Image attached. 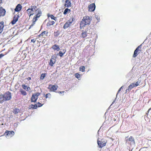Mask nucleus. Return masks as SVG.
Listing matches in <instances>:
<instances>
[{"instance_id":"1","label":"nucleus","mask_w":151,"mask_h":151,"mask_svg":"<svg viewBox=\"0 0 151 151\" xmlns=\"http://www.w3.org/2000/svg\"><path fill=\"white\" fill-rule=\"evenodd\" d=\"M92 20L91 17L88 16L84 17L82 20L80 22V27H83L85 25L89 24Z\"/></svg>"},{"instance_id":"2","label":"nucleus","mask_w":151,"mask_h":151,"mask_svg":"<svg viewBox=\"0 0 151 151\" xmlns=\"http://www.w3.org/2000/svg\"><path fill=\"white\" fill-rule=\"evenodd\" d=\"M125 140V143L127 146H134L135 144L134 139L132 137L130 136L129 137H126Z\"/></svg>"},{"instance_id":"3","label":"nucleus","mask_w":151,"mask_h":151,"mask_svg":"<svg viewBox=\"0 0 151 151\" xmlns=\"http://www.w3.org/2000/svg\"><path fill=\"white\" fill-rule=\"evenodd\" d=\"M74 18L70 17L69 19L66 22L63 26V28L64 29H65L69 27L72 24V22L74 20Z\"/></svg>"},{"instance_id":"4","label":"nucleus","mask_w":151,"mask_h":151,"mask_svg":"<svg viewBox=\"0 0 151 151\" xmlns=\"http://www.w3.org/2000/svg\"><path fill=\"white\" fill-rule=\"evenodd\" d=\"M3 95L6 101L9 100L11 99V93L9 91L6 92Z\"/></svg>"},{"instance_id":"5","label":"nucleus","mask_w":151,"mask_h":151,"mask_svg":"<svg viewBox=\"0 0 151 151\" xmlns=\"http://www.w3.org/2000/svg\"><path fill=\"white\" fill-rule=\"evenodd\" d=\"M141 46L142 45H141L136 49L133 55V58H135L137 57L138 55L140 53L141 51Z\"/></svg>"},{"instance_id":"6","label":"nucleus","mask_w":151,"mask_h":151,"mask_svg":"<svg viewBox=\"0 0 151 151\" xmlns=\"http://www.w3.org/2000/svg\"><path fill=\"white\" fill-rule=\"evenodd\" d=\"M4 134L7 138H9L13 136L14 135V132L13 131H6Z\"/></svg>"},{"instance_id":"7","label":"nucleus","mask_w":151,"mask_h":151,"mask_svg":"<svg viewBox=\"0 0 151 151\" xmlns=\"http://www.w3.org/2000/svg\"><path fill=\"white\" fill-rule=\"evenodd\" d=\"M97 143L99 147L100 148H102L106 145V142L105 141H103L102 140H100L99 138L98 139Z\"/></svg>"},{"instance_id":"8","label":"nucleus","mask_w":151,"mask_h":151,"mask_svg":"<svg viewBox=\"0 0 151 151\" xmlns=\"http://www.w3.org/2000/svg\"><path fill=\"white\" fill-rule=\"evenodd\" d=\"M58 86L56 85H49L48 88L51 91H55L57 89Z\"/></svg>"},{"instance_id":"9","label":"nucleus","mask_w":151,"mask_h":151,"mask_svg":"<svg viewBox=\"0 0 151 151\" xmlns=\"http://www.w3.org/2000/svg\"><path fill=\"white\" fill-rule=\"evenodd\" d=\"M89 7V11L91 12H93L94 11L96 6L95 4L92 3L91 4L88 6Z\"/></svg>"},{"instance_id":"10","label":"nucleus","mask_w":151,"mask_h":151,"mask_svg":"<svg viewBox=\"0 0 151 151\" xmlns=\"http://www.w3.org/2000/svg\"><path fill=\"white\" fill-rule=\"evenodd\" d=\"M37 98L33 93L32 94L31 98V102H36L37 99Z\"/></svg>"},{"instance_id":"11","label":"nucleus","mask_w":151,"mask_h":151,"mask_svg":"<svg viewBox=\"0 0 151 151\" xmlns=\"http://www.w3.org/2000/svg\"><path fill=\"white\" fill-rule=\"evenodd\" d=\"M22 8V6L19 4H18L16 7L14 9L15 11L19 12L20 11Z\"/></svg>"},{"instance_id":"12","label":"nucleus","mask_w":151,"mask_h":151,"mask_svg":"<svg viewBox=\"0 0 151 151\" xmlns=\"http://www.w3.org/2000/svg\"><path fill=\"white\" fill-rule=\"evenodd\" d=\"M64 6L68 8L71 7V5L70 1L69 0H66L65 1V4L64 5Z\"/></svg>"},{"instance_id":"13","label":"nucleus","mask_w":151,"mask_h":151,"mask_svg":"<svg viewBox=\"0 0 151 151\" xmlns=\"http://www.w3.org/2000/svg\"><path fill=\"white\" fill-rule=\"evenodd\" d=\"M6 13V11L4 9L1 7L0 8V16H4Z\"/></svg>"},{"instance_id":"14","label":"nucleus","mask_w":151,"mask_h":151,"mask_svg":"<svg viewBox=\"0 0 151 151\" xmlns=\"http://www.w3.org/2000/svg\"><path fill=\"white\" fill-rule=\"evenodd\" d=\"M19 16H15L14 17L13 20L11 22V23L12 24H14L16 22L18 21Z\"/></svg>"},{"instance_id":"15","label":"nucleus","mask_w":151,"mask_h":151,"mask_svg":"<svg viewBox=\"0 0 151 151\" xmlns=\"http://www.w3.org/2000/svg\"><path fill=\"white\" fill-rule=\"evenodd\" d=\"M22 87L24 89L27 91H28L31 90V89L29 87H28L27 86L25 85L24 84H22Z\"/></svg>"},{"instance_id":"16","label":"nucleus","mask_w":151,"mask_h":151,"mask_svg":"<svg viewBox=\"0 0 151 151\" xmlns=\"http://www.w3.org/2000/svg\"><path fill=\"white\" fill-rule=\"evenodd\" d=\"M87 34H90L92 33V29L90 27H88L85 31Z\"/></svg>"},{"instance_id":"17","label":"nucleus","mask_w":151,"mask_h":151,"mask_svg":"<svg viewBox=\"0 0 151 151\" xmlns=\"http://www.w3.org/2000/svg\"><path fill=\"white\" fill-rule=\"evenodd\" d=\"M133 76V74L132 72H129L127 74L126 76L127 78H128L129 80H130Z\"/></svg>"},{"instance_id":"18","label":"nucleus","mask_w":151,"mask_h":151,"mask_svg":"<svg viewBox=\"0 0 151 151\" xmlns=\"http://www.w3.org/2000/svg\"><path fill=\"white\" fill-rule=\"evenodd\" d=\"M52 49L55 50H56L57 51H58L60 50V48L58 45H53L52 47Z\"/></svg>"},{"instance_id":"19","label":"nucleus","mask_w":151,"mask_h":151,"mask_svg":"<svg viewBox=\"0 0 151 151\" xmlns=\"http://www.w3.org/2000/svg\"><path fill=\"white\" fill-rule=\"evenodd\" d=\"M27 12L29 17L33 15L34 14V13L32 12L30 8L28 9L27 10Z\"/></svg>"},{"instance_id":"20","label":"nucleus","mask_w":151,"mask_h":151,"mask_svg":"<svg viewBox=\"0 0 151 151\" xmlns=\"http://www.w3.org/2000/svg\"><path fill=\"white\" fill-rule=\"evenodd\" d=\"M56 60H52L50 59V62L49 63V64L51 66H53L54 64L55 63Z\"/></svg>"},{"instance_id":"21","label":"nucleus","mask_w":151,"mask_h":151,"mask_svg":"<svg viewBox=\"0 0 151 151\" xmlns=\"http://www.w3.org/2000/svg\"><path fill=\"white\" fill-rule=\"evenodd\" d=\"M47 32H46V31H44L42 32L41 34L39 35V36L40 37H45V36H47Z\"/></svg>"},{"instance_id":"22","label":"nucleus","mask_w":151,"mask_h":151,"mask_svg":"<svg viewBox=\"0 0 151 151\" xmlns=\"http://www.w3.org/2000/svg\"><path fill=\"white\" fill-rule=\"evenodd\" d=\"M6 101L3 95H0V103H2Z\"/></svg>"},{"instance_id":"23","label":"nucleus","mask_w":151,"mask_h":151,"mask_svg":"<svg viewBox=\"0 0 151 151\" xmlns=\"http://www.w3.org/2000/svg\"><path fill=\"white\" fill-rule=\"evenodd\" d=\"M55 23V22L53 21H49L47 24V26L49 27L51 25H53Z\"/></svg>"},{"instance_id":"24","label":"nucleus","mask_w":151,"mask_h":151,"mask_svg":"<svg viewBox=\"0 0 151 151\" xmlns=\"http://www.w3.org/2000/svg\"><path fill=\"white\" fill-rule=\"evenodd\" d=\"M20 92H21V94L23 96H26L27 94V93L26 91H24L22 89H20Z\"/></svg>"},{"instance_id":"25","label":"nucleus","mask_w":151,"mask_h":151,"mask_svg":"<svg viewBox=\"0 0 151 151\" xmlns=\"http://www.w3.org/2000/svg\"><path fill=\"white\" fill-rule=\"evenodd\" d=\"M20 112V110L16 108L14 109L13 111V113L15 114H17L19 112Z\"/></svg>"},{"instance_id":"26","label":"nucleus","mask_w":151,"mask_h":151,"mask_svg":"<svg viewBox=\"0 0 151 151\" xmlns=\"http://www.w3.org/2000/svg\"><path fill=\"white\" fill-rule=\"evenodd\" d=\"M37 12H38V13L36 15V16L35 17L36 18L39 17L41 16V14L42 13L41 12L40 9H39L38 10Z\"/></svg>"},{"instance_id":"27","label":"nucleus","mask_w":151,"mask_h":151,"mask_svg":"<svg viewBox=\"0 0 151 151\" xmlns=\"http://www.w3.org/2000/svg\"><path fill=\"white\" fill-rule=\"evenodd\" d=\"M81 35L82 37L83 38H84L87 36V34L85 31H83Z\"/></svg>"},{"instance_id":"28","label":"nucleus","mask_w":151,"mask_h":151,"mask_svg":"<svg viewBox=\"0 0 151 151\" xmlns=\"http://www.w3.org/2000/svg\"><path fill=\"white\" fill-rule=\"evenodd\" d=\"M70 10L68 8H66L65 9L63 12V14L65 15H66L67 14V13L68 12L69 13L70 12Z\"/></svg>"},{"instance_id":"29","label":"nucleus","mask_w":151,"mask_h":151,"mask_svg":"<svg viewBox=\"0 0 151 151\" xmlns=\"http://www.w3.org/2000/svg\"><path fill=\"white\" fill-rule=\"evenodd\" d=\"M85 68L84 66H81L79 68V70L82 72H84L85 71Z\"/></svg>"},{"instance_id":"30","label":"nucleus","mask_w":151,"mask_h":151,"mask_svg":"<svg viewBox=\"0 0 151 151\" xmlns=\"http://www.w3.org/2000/svg\"><path fill=\"white\" fill-rule=\"evenodd\" d=\"M75 77L78 80H80L81 79V75L79 73H76L75 74Z\"/></svg>"},{"instance_id":"31","label":"nucleus","mask_w":151,"mask_h":151,"mask_svg":"<svg viewBox=\"0 0 151 151\" xmlns=\"http://www.w3.org/2000/svg\"><path fill=\"white\" fill-rule=\"evenodd\" d=\"M94 17L96 19H97V20L98 21L97 23L98 22H99L100 20V17H99V15L98 14H95L94 15Z\"/></svg>"},{"instance_id":"32","label":"nucleus","mask_w":151,"mask_h":151,"mask_svg":"<svg viewBox=\"0 0 151 151\" xmlns=\"http://www.w3.org/2000/svg\"><path fill=\"white\" fill-rule=\"evenodd\" d=\"M133 87L132 85L131 84L128 87V89H127L126 90V92H127L128 91H129V90H131L133 88Z\"/></svg>"},{"instance_id":"33","label":"nucleus","mask_w":151,"mask_h":151,"mask_svg":"<svg viewBox=\"0 0 151 151\" xmlns=\"http://www.w3.org/2000/svg\"><path fill=\"white\" fill-rule=\"evenodd\" d=\"M48 17H50L52 19H53L55 20H56V18L53 15H48Z\"/></svg>"},{"instance_id":"34","label":"nucleus","mask_w":151,"mask_h":151,"mask_svg":"<svg viewBox=\"0 0 151 151\" xmlns=\"http://www.w3.org/2000/svg\"><path fill=\"white\" fill-rule=\"evenodd\" d=\"M51 97V95L50 93H48L47 94L45 95V97L46 98H50Z\"/></svg>"},{"instance_id":"35","label":"nucleus","mask_w":151,"mask_h":151,"mask_svg":"<svg viewBox=\"0 0 151 151\" xmlns=\"http://www.w3.org/2000/svg\"><path fill=\"white\" fill-rule=\"evenodd\" d=\"M46 74L45 73H42L40 76V79L43 80Z\"/></svg>"},{"instance_id":"36","label":"nucleus","mask_w":151,"mask_h":151,"mask_svg":"<svg viewBox=\"0 0 151 151\" xmlns=\"http://www.w3.org/2000/svg\"><path fill=\"white\" fill-rule=\"evenodd\" d=\"M31 107L34 109H36L37 108V104H35V105L32 104L31 105Z\"/></svg>"},{"instance_id":"37","label":"nucleus","mask_w":151,"mask_h":151,"mask_svg":"<svg viewBox=\"0 0 151 151\" xmlns=\"http://www.w3.org/2000/svg\"><path fill=\"white\" fill-rule=\"evenodd\" d=\"M134 83H135L136 85L137 86L140 84V81L139 80H138L136 82H134Z\"/></svg>"},{"instance_id":"38","label":"nucleus","mask_w":151,"mask_h":151,"mask_svg":"<svg viewBox=\"0 0 151 151\" xmlns=\"http://www.w3.org/2000/svg\"><path fill=\"white\" fill-rule=\"evenodd\" d=\"M31 8H33V9H34V10H35V11H37V10H38L39 9H37V6H32L31 7Z\"/></svg>"},{"instance_id":"39","label":"nucleus","mask_w":151,"mask_h":151,"mask_svg":"<svg viewBox=\"0 0 151 151\" xmlns=\"http://www.w3.org/2000/svg\"><path fill=\"white\" fill-rule=\"evenodd\" d=\"M65 51L63 53L61 51H60L59 52V55L61 57H62L63 55L65 54Z\"/></svg>"},{"instance_id":"40","label":"nucleus","mask_w":151,"mask_h":151,"mask_svg":"<svg viewBox=\"0 0 151 151\" xmlns=\"http://www.w3.org/2000/svg\"><path fill=\"white\" fill-rule=\"evenodd\" d=\"M43 105V104H41L39 102H38L37 103V105L38 107H40L42 106Z\"/></svg>"},{"instance_id":"41","label":"nucleus","mask_w":151,"mask_h":151,"mask_svg":"<svg viewBox=\"0 0 151 151\" xmlns=\"http://www.w3.org/2000/svg\"><path fill=\"white\" fill-rule=\"evenodd\" d=\"M123 88V86H122L118 90V92L116 94V97H117V95L118 94V93H119V92L121 90V89Z\"/></svg>"},{"instance_id":"42","label":"nucleus","mask_w":151,"mask_h":151,"mask_svg":"<svg viewBox=\"0 0 151 151\" xmlns=\"http://www.w3.org/2000/svg\"><path fill=\"white\" fill-rule=\"evenodd\" d=\"M56 57L55 56V55H53L52 56L51 58V59H52V60H56Z\"/></svg>"},{"instance_id":"43","label":"nucleus","mask_w":151,"mask_h":151,"mask_svg":"<svg viewBox=\"0 0 151 151\" xmlns=\"http://www.w3.org/2000/svg\"><path fill=\"white\" fill-rule=\"evenodd\" d=\"M35 95H36V96L38 98V97L40 95V93L38 92L36 93H33Z\"/></svg>"},{"instance_id":"44","label":"nucleus","mask_w":151,"mask_h":151,"mask_svg":"<svg viewBox=\"0 0 151 151\" xmlns=\"http://www.w3.org/2000/svg\"><path fill=\"white\" fill-rule=\"evenodd\" d=\"M18 123H14V127L16 128L18 126Z\"/></svg>"},{"instance_id":"45","label":"nucleus","mask_w":151,"mask_h":151,"mask_svg":"<svg viewBox=\"0 0 151 151\" xmlns=\"http://www.w3.org/2000/svg\"><path fill=\"white\" fill-rule=\"evenodd\" d=\"M131 84L132 85L133 87H135L137 86H136V85L134 83V82L132 83H131Z\"/></svg>"},{"instance_id":"46","label":"nucleus","mask_w":151,"mask_h":151,"mask_svg":"<svg viewBox=\"0 0 151 151\" xmlns=\"http://www.w3.org/2000/svg\"><path fill=\"white\" fill-rule=\"evenodd\" d=\"M4 55L3 54H0V59L1 58L3 57L4 56Z\"/></svg>"},{"instance_id":"47","label":"nucleus","mask_w":151,"mask_h":151,"mask_svg":"<svg viewBox=\"0 0 151 151\" xmlns=\"http://www.w3.org/2000/svg\"><path fill=\"white\" fill-rule=\"evenodd\" d=\"M36 40L35 39H32L31 42H35Z\"/></svg>"},{"instance_id":"48","label":"nucleus","mask_w":151,"mask_h":151,"mask_svg":"<svg viewBox=\"0 0 151 151\" xmlns=\"http://www.w3.org/2000/svg\"><path fill=\"white\" fill-rule=\"evenodd\" d=\"M27 79L28 81H29L31 79V78L30 77H28Z\"/></svg>"},{"instance_id":"49","label":"nucleus","mask_w":151,"mask_h":151,"mask_svg":"<svg viewBox=\"0 0 151 151\" xmlns=\"http://www.w3.org/2000/svg\"><path fill=\"white\" fill-rule=\"evenodd\" d=\"M59 93L63 95H64V91H60Z\"/></svg>"},{"instance_id":"50","label":"nucleus","mask_w":151,"mask_h":151,"mask_svg":"<svg viewBox=\"0 0 151 151\" xmlns=\"http://www.w3.org/2000/svg\"><path fill=\"white\" fill-rule=\"evenodd\" d=\"M30 9L32 12H34L35 11V10H34V9H33V8H30Z\"/></svg>"},{"instance_id":"51","label":"nucleus","mask_w":151,"mask_h":151,"mask_svg":"<svg viewBox=\"0 0 151 151\" xmlns=\"http://www.w3.org/2000/svg\"><path fill=\"white\" fill-rule=\"evenodd\" d=\"M151 108H150L148 110V111L149 112V111L151 110Z\"/></svg>"},{"instance_id":"52","label":"nucleus","mask_w":151,"mask_h":151,"mask_svg":"<svg viewBox=\"0 0 151 151\" xmlns=\"http://www.w3.org/2000/svg\"><path fill=\"white\" fill-rule=\"evenodd\" d=\"M33 26V25H31L30 26V27L29 28V29L31 27Z\"/></svg>"},{"instance_id":"53","label":"nucleus","mask_w":151,"mask_h":151,"mask_svg":"<svg viewBox=\"0 0 151 151\" xmlns=\"http://www.w3.org/2000/svg\"><path fill=\"white\" fill-rule=\"evenodd\" d=\"M2 2V0H0V3H1Z\"/></svg>"},{"instance_id":"54","label":"nucleus","mask_w":151,"mask_h":151,"mask_svg":"<svg viewBox=\"0 0 151 151\" xmlns=\"http://www.w3.org/2000/svg\"><path fill=\"white\" fill-rule=\"evenodd\" d=\"M114 102H115V101H113V102H112V104H113Z\"/></svg>"},{"instance_id":"55","label":"nucleus","mask_w":151,"mask_h":151,"mask_svg":"<svg viewBox=\"0 0 151 151\" xmlns=\"http://www.w3.org/2000/svg\"><path fill=\"white\" fill-rule=\"evenodd\" d=\"M99 131H98V134L99 133Z\"/></svg>"},{"instance_id":"56","label":"nucleus","mask_w":151,"mask_h":151,"mask_svg":"<svg viewBox=\"0 0 151 151\" xmlns=\"http://www.w3.org/2000/svg\"><path fill=\"white\" fill-rule=\"evenodd\" d=\"M45 94H44V96H45Z\"/></svg>"}]
</instances>
